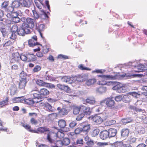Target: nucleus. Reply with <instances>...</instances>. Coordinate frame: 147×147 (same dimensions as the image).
<instances>
[{
	"label": "nucleus",
	"mask_w": 147,
	"mask_h": 147,
	"mask_svg": "<svg viewBox=\"0 0 147 147\" xmlns=\"http://www.w3.org/2000/svg\"><path fill=\"white\" fill-rule=\"evenodd\" d=\"M21 20L23 22L22 24L24 27H26L27 28H32L34 26L35 21L32 18H26L25 17H23L22 18Z\"/></svg>",
	"instance_id": "obj_1"
},
{
	"label": "nucleus",
	"mask_w": 147,
	"mask_h": 147,
	"mask_svg": "<svg viewBox=\"0 0 147 147\" xmlns=\"http://www.w3.org/2000/svg\"><path fill=\"white\" fill-rule=\"evenodd\" d=\"M64 133L60 131H58L56 134L52 132H50L47 134V139L50 143H55V140L51 138L53 136H55L59 138H61L64 137Z\"/></svg>",
	"instance_id": "obj_2"
},
{
	"label": "nucleus",
	"mask_w": 147,
	"mask_h": 147,
	"mask_svg": "<svg viewBox=\"0 0 147 147\" xmlns=\"http://www.w3.org/2000/svg\"><path fill=\"white\" fill-rule=\"evenodd\" d=\"M105 103L107 107L109 109H112L115 107V102L114 100L111 98H107L104 100L101 101L100 104L102 105L103 103Z\"/></svg>",
	"instance_id": "obj_3"
},
{
	"label": "nucleus",
	"mask_w": 147,
	"mask_h": 147,
	"mask_svg": "<svg viewBox=\"0 0 147 147\" xmlns=\"http://www.w3.org/2000/svg\"><path fill=\"white\" fill-rule=\"evenodd\" d=\"M81 112L84 115L87 116L90 115L92 112V109L89 106L82 105H80Z\"/></svg>",
	"instance_id": "obj_4"
},
{
	"label": "nucleus",
	"mask_w": 147,
	"mask_h": 147,
	"mask_svg": "<svg viewBox=\"0 0 147 147\" xmlns=\"http://www.w3.org/2000/svg\"><path fill=\"white\" fill-rule=\"evenodd\" d=\"M82 132L88 134L90 129L91 125L88 122L85 121L80 123Z\"/></svg>",
	"instance_id": "obj_5"
},
{
	"label": "nucleus",
	"mask_w": 147,
	"mask_h": 147,
	"mask_svg": "<svg viewBox=\"0 0 147 147\" xmlns=\"http://www.w3.org/2000/svg\"><path fill=\"white\" fill-rule=\"evenodd\" d=\"M57 87L60 90L64 92L69 93L71 92L70 88L68 85L58 84H57Z\"/></svg>",
	"instance_id": "obj_6"
},
{
	"label": "nucleus",
	"mask_w": 147,
	"mask_h": 147,
	"mask_svg": "<svg viewBox=\"0 0 147 147\" xmlns=\"http://www.w3.org/2000/svg\"><path fill=\"white\" fill-rule=\"evenodd\" d=\"M37 40V38L36 36L34 35L32 36L31 38L28 40V44L29 46L30 47H33L38 45L42 46L41 45L36 42Z\"/></svg>",
	"instance_id": "obj_7"
},
{
	"label": "nucleus",
	"mask_w": 147,
	"mask_h": 147,
	"mask_svg": "<svg viewBox=\"0 0 147 147\" xmlns=\"http://www.w3.org/2000/svg\"><path fill=\"white\" fill-rule=\"evenodd\" d=\"M58 125L60 128L63 129L65 132H67L70 130L69 127H66V122L63 119H61L58 121Z\"/></svg>",
	"instance_id": "obj_8"
},
{
	"label": "nucleus",
	"mask_w": 147,
	"mask_h": 147,
	"mask_svg": "<svg viewBox=\"0 0 147 147\" xmlns=\"http://www.w3.org/2000/svg\"><path fill=\"white\" fill-rule=\"evenodd\" d=\"M28 116L31 117L30 121L32 125H36L38 123L37 120L33 117H36L37 116V114L35 113H28Z\"/></svg>",
	"instance_id": "obj_9"
},
{
	"label": "nucleus",
	"mask_w": 147,
	"mask_h": 147,
	"mask_svg": "<svg viewBox=\"0 0 147 147\" xmlns=\"http://www.w3.org/2000/svg\"><path fill=\"white\" fill-rule=\"evenodd\" d=\"M33 133H41L45 134V132H49V129L46 127H38L37 130H34L32 131Z\"/></svg>",
	"instance_id": "obj_10"
},
{
	"label": "nucleus",
	"mask_w": 147,
	"mask_h": 147,
	"mask_svg": "<svg viewBox=\"0 0 147 147\" xmlns=\"http://www.w3.org/2000/svg\"><path fill=\"white\" fill-rule=\"evenodd\" d=\"M27 29L28 31L30 32V30H28L26 27H24L23 24H22V26L18 28L17 33L20 36H24L26 34V30Z\"/></svg>",
	"instance_id": "obj_11"
},
{
	"label": "nucleus",
	"mask_w": 147,
	"mask_h": 147,
	"mask_svg": "<svg viewBox=\"0 0 147 147\" xmlns=\"http://www.w3.org/2000/svg\"><path fill=\"white\" fill-rule=\"evenodd\" d=\"M39 91L40 95V96L42 99L46 98L47 96L50 93L49 91L47 89L44 88L40 89Z\"/></svg>",
	"instance_id": "obj_12"
},
{
	"label": "nucleus",
	"mask_w": 147,
	"mask_h": 147,
	"mask_svg": "<svg viewBox=\"0 0 147 147\" xmlns=\"http://www.w3.org/2000/svg\"><path fill=\"white\" fill-rule=\"evenodd\" d=\"M57 110L58 111V114L61 116L65 115L67 114L69 112L68 110L65 108H61L60 107L57 108Z\"/></svg>",
	"instance_id": "obj_13"
},
{
	"label": "nucleus",
	"mask_w": 147,
	"mask_h": 147,
	"mask_svg": "<svg viewBox=\"0 0 147 147\" xmlns=\"http://www.w3.org/2000/svg\"><path fill=\"white\" fill-rule=\"evenodd\" d=\"M99 77H100L104 79H111L112 80H116L118 79L119 76L118 75H115L113 76L112 75H99Z\"/></svg>",
	"instance_id": "obj_14"
},
{
	"label": "nucleus",
	"mask_w": 147,
	"mask_h": 147,
	"mask_svg": "<svg viewBox=\"0 0 147 147\" xmlns=\"http://www.w3.org/2000/svg\"><path fill=\"white\" fill-rule=\"evenodd\" d=\"M93 121L96 124H100L103 122V119L98 115H95L92 117Z\"/></svg>",
	"instance_id": "obj_15"
},
{
	"label": "nucleus",
	"mask_w": 147,
	"mask_h": 147,
	"mask_svg": "<svg viewBox=\"0 0 147 147\" xmlns=\"http://www.w3.org/2000/svg\"><path fill=\"white\" fill-rule=\"evenodd\" d=\"M100 138L103 140H105L109 137L108 131L104 130L101 131L100 134Z\"/></svg>",
	"instance_id": "obj_16"
},
{
	"label": "nucleus",
	"mask_w": 147,
	"mask_h": 147,
	"mask_svg": "<svg viewBox=\"0 0 147 147\" xmlns=\"http://www.w3.org/2000/svg\"><path fill=\"white\" fill-rule=\"evenodd\" d=\"M109 83L111 84H115V85L113 87V90H120L122 86V85L121 83L117 82H109Z\"/></svg>",
	"instance_id": "obj_17"
},
{
	"label": "nucleus",
	"mask_w": 147,
	"mask_h": 147,
	"mask_svg": "<svg viewBox=\"0 0 147 147\" xmlns=\"http://www.w3.org/2000/svg\"><path fill=\"white\" fill-rule=\"evenodd\" d=\"M27 83L26 80L20 79L19 83V87L20 89H24Z\"/></svg>",
	"instance_id": "obj_18"
},
{
	"label": "nucleus",
	"mask_w": 147,
	"mask_h": 147,
	"mask_svg": "<svg viewBox=\"0 0 147 147\" xmlns=\"http://www.w3.org/2000/svg\"><path fill=\"white\" fill-rule=\"evenodd\" d=\"M109 138L114 137L116 135L117 131L116 129L111 128H110L108 131Z\"/></svg>",
	"instance_id": "obj_19"
},
{
	"label": "nucleus",
	"mask_w": 147,
	"mask_h": 147,
	"mask_svg": "<svg viewBox=\"0 0 147 147\" xmlns=\"http://www.w3.org/2000/svg\"><path fill=\"white\" fill-rule=\"evenodd\" d=\"M73 113L74 115H77L78 114L80 111V106L73 105L72 106Z\"/></svg>",
	"instance_id": "obj_20"
},
{
	"label": "nucleus",
	"mask_w": 147,
	"mask_h": 147,
	"mask_svg": "<svg viewBox=\"0 0 147 147\" xmlns=\"http://www.w3.org/2000/svg\"><path fill=\"white\" fill-rule=\"evenodd\" d=\"M96 80L95 78H92L87 80L85 83L86 85L88 86L92 85L96 82Z\"/></svg>",
	"instance_id": "obj_21"
},
{
	"label": "nucleus",
	"mask_w": 147,
	"mask_h": 147,
	"mask_svg": "<svg viewBox=\"0 0 147 147\" xmlns=\"http://www.w3.org/2000/svg\"><path fill=\"white\" fill-rule=\"evenodd\" d=\"M20 0L19 1L15 0L12 2L11 7V8L14 9L18 8L20 6Z\"/></svg>",
	"instance_id": "obj_22"
},
{
	"label": "nucleus",
	"mask_w": 147,
	"mask_h": 147,
	"mask_svg": "<svg viewBox=\"0 0 147 147\" xmlns=\"http://www.w3.org/2000/svg\"><path fill=\"white\" fill-rule=\"evenodd\" d=\"M123 100L125 102H129L131 101V98L130 95L128 94L124 95L123 97Z\"/></svg>",
	"instance_id": "obj_23"
},
{
	"label": "nucleus",
	"mask_w": 147,
	"mask_h": 147,
	"mask_svg": "<svg viewBox=\"0 0 147 147\" xmlns=\"http://www.w3.org/2000/svg\"><path fill=\"white\" fill-rule=\"evenodd\" d=\"M136 67L138 70H134V71L135 72H142L144 71V70L145 69L144 68H145V67H144V65H139Z\"/></svg>",
	"instance_id": "obj_24"
},
{
	"label": "nucleus",
	"mask_w": 147,
	"mask_h": 147,
	"mask_svg": "<svg viewBox=\"0 0 147 147\" xmlns=\"http://www.w3.org/2000/svg\"><path fill=\"white\" fill-rule=\"evenodd\" d=\"M20 5L22 6L29 8L31 5H32V4L30 3L29 2H27L25 0H20Z\"/></svg>",
	"instance_id": "obj_25"
},
{
	"label": "nucleus",
	"mask_w": 147,
	"mask_h": 147,
	"mask_svg": "<svg viewBox=\"0 0 147 147\" xmlns=\"http://www.w3.org/2000/svg\"><path fill=\"white\" fill-rule=\"evenodd\" d=\"M86 103L91 104H93L95 103V98L92 97H89L87 98L85 100Z\"/></svg>",
	"instance_id": "obj_26"
},
{
	"label": "nucleus",
	"mask_w": 147,
	"mask_h": 147,
	"mask_svg": "<svg viewBox=\"0 0 147 147\" xmlns=\"http://www.w3.org/2000/svg\"><path fill=\"white\" fill-rule=\"evenodd\" d=\"M129 133V130L127 129H123L121 131V136L123 137H125L128 136Z\"/></svg>",
	"instance_id": "obj_27"
},
{
	"label": "nucleus",
	"mask_w": 147,
	"mask_h": 147,
	"mask_svg": "<svg viewBox=\"0 0 147 147\" xmlns=\"http://www.w3.org/2000/svg\"><path fill=\"white\" fill-rule=\"evenodd\" d=\"M46 83L43 80L39 79L36 81V84L40 86L45 87Z\"/></svg>",
	"instance_id": "obj_28"
},
{
	"label": "nucleus",
	"mask_w": 147,
	"mask_h": 147,
	"mask_svg": "<svg viewBox=\"0 0 147 147\" xmlns=\"http://www.w3.org/2000/svg\"><path fill=\"white\" fill-rule=\"evenodd\" d=\"M117 147H132L130 144L119 142L117 144Z\"/></svg>",
	"instance_id": "obj_29"
},
{
	"label": "nucleus",
	"mask_w": 147,
	"mask_h": 147,
	"mask_svg": "<svg viewBox=\"0 0 147 147\" xmlns=\"http://www.w3.org/2000/svg\"><path fill=\"white\" fill-rule=\"evenodd\" d=\"M44 26L43 24H41L39 25L38 26H37L36 28V29L39 33L40 34L42 38H43V37L42 36L41 32L44 30Z\"/></svg>",
	"instance_id": "obj_30"
},
{
	"label": "nucleus",
	"mask_w": 147,
	"mask_h": 147,
	"mask_svg": "<svg viewBox=\"0 0 147 147\" xmlns=\"http://www.w3.org/2000/svg\"><path fill=\"white\" fill-rule=\"evenodd\" d=\"M22 97H16L13 98L12 100L13 103L22 102L23 100Z\"/></svg>",
	"instance_id": "obj_31"
},
{
	"label": "nucleus",
	"mask_w": 147,
	"mask_h": 147,
	"mask_svg": "<svg viewBox=\"0 0 147 147\" xmlns=\"http://www.w3.org/2000/svg\"><path fill=\"white\" fill-rule=\"evenodd\" d=\"M13 42L10 40H8L3 44V47L4 48H7L11 46L13 44Z\"/></svg>",
	"instance_id": "obj_32"
},
{
	"label": "nucleus",
	"mask_w": 147,
	"mask_h": 147,
	"mask_svg": "<svg viewBox=\"0 0 147 147\" xmlns=\"http://www.w3.org/2000/svg\"><path fill=\"white\" fill-rule=\"evenodd\" d=\"M100 132V129L98 128H96L93 130L91 132V135L92 137L97 136Z\"/></svg>",
	"instance_id": "obj_33"
},
{
	"label": "nucleus",
	"mask_w": 147,
	"mask_h": 147,
	"mask_svg": "<svg viewBox=\"0 0 147 147\" xmlns=\"http://www.w3.org/2000/svg\"><path fill=\"white\" fill-rule=\"evenodd\" d=\"M61 79L63 82L67 83L70 82L71 78L69 76H63L61 77Z\"/></svg>",
	"instance_id": "obj_34"
},
{
	"label": "nucleus",
	"mask_w": 147,
	"mask_h": 147,
	"mask_svg": "<svg viewBox=\"0 0 147 147\" xmlns=\"http://www.w3.org/2000/svg\"><path fill=\"white\" fill-rule=\"evenodd\" d=\"M15 60H16L18 61L20 59V55L18 52H16L13 53L11 56Z\"/></svg>",
	"instance_id": "obj_35"
},
{
	"label": "nucleus",
	"mask_w": 147,
	"mask_h": 147,
	"mask_svg": "<svg viewBox=\"0 0 147 147\" xmlns=\"http://www.w3.org/2000/svg\"><path fill=\"white\" fill-rule=\"evenodd\" d=\"M76 80L79 82H82L84 81V76L81 75H78L75 76Z\"/></svg>",
	"instance_id": "obj_36"
},
{
	"label": "nucleus",
	"mask_w": 147,
	"mask_h": 147,
	"mask_svg": "<svg viewBox=\"0 0 147 147\" xmlns=\"http://www.w3.org/2000/svg\"><path fill=\"white\" fill-rule=\"evenodd\" d=\"M33 96L34 99L37 98L38 100H39V101H37L38 102H40L41 100V99H42V98L40 96V95L39 91H38V93H34L33 94Z\"/></svg>",
	"instance_id": "obj_37"
},
{
	"label": "nucleus",
	"mask_w": 147,
	"mask_h": 147,
	"mask_svg": "<svg viewBox=\"0 0 147 147\" xmlns=\"http://www.w3.org/2000/svg\"><path fill=\"white\" fill-rule=\"evenodd\" d=\"M22 126L26 129H27L30 132L33 133V132H32V131H34V130L30 129V125L28 124H26L25 123H22Z\"/></svg>",
	"instance_id": "obj_38"
},
{
	"label": "nucleus",
	"mask_w": 147,
	"mask_h": 147,
	"mask_svg": "<svg viewBox=\"0 0 147 147\" xmlns=\"http://www.w3.org/2000/svg\"><path fill=\"white\" fill-rule=\"evenodd\" d=\"M116 123V121L115 120H109L106 121L105 124L107 126H110L115 124Z\"/></svg>",
	"instance_id": "obj_39"
},
{
	"label": "nucleus",
	"mask_w": 147,
	"mask_h": 147,
	"mask_svg": "<svg viewBox=\"0 0 147 147\" xmlns=\"http://www.w3.org/2000/svg\"><path fill=\"white\" fill-rule=\"evenodd\" d=\"M70 143V140L68 138H64L62 141V144L64 145H67L69 144Z\"/></svg>",
	"instance_id": "obj_40"
},
{
	"label": "nucleus",
	"mask_w": 147,
	"mask_h": 147,
	"mask_svg": "<svg viewBox=\"0 0 147 147\" xmlns=\"http://www.w3.org/2000/svg\"><path fill=\"white\" fill-rule=\"evenodd\" d=\"M78 67L79 69L82 70L90 71L91 70V69L89 68L84 67L82 64L79 65Z\"/></svg>",
	"instance_id": "obj_41"
},
{
	"label": "nucleus",
	"mask_w": 147,
	"mask_h": 147,
	"mask_svg": "<svg viewBox=\"0 0 147 147\" xmlns=\"http://www.w3.org/2000/svg\"><path fill=\"white\" fill-rule=\"evenodd\" d=\"M10 16L13 18L18 17V14L16 12L14 11V10H12L9 13Z\"/></svg>",
	"instance_id": "obj_42"
},
{
	"label": "nucleus",
	"mask_w": 147,
	"mask_h": 147,
	"mask_svg": "<svg viewBox=\"0 0 147 147\" xmlns=\"http://www.w3.org/2000/svg\"><path fill=\"white\" fill-rule=\"evenodd\" d=\"M9 98L8 96H7L5 100H3L2 101L0 102V105L4 106L8 104Z\"/></svg>",
	"instance_id": "obj_43"
},
{
	"label": "nucleus",
	"mask_w": 147,
	"mask_h": 147,
	"mask_svg": "<svg viewBox=\"0 0 147 147\" xmlns=\"http://www.w3.org/2000/svg\"><path fill=\"white\" fill-rule=\"evenodd\" d=\"M25 103L28 105H32L34 104V102L33 100L30 98H28L25 100Z\"/></svg>",
	"instance_id": "obj_44"
},
{
	"label": "nucleus",
	"mask_w": 147,
	"mask_h": 147,
	"mask_svg": "<svg viewBox=\"0 0 147 147\" xmlns=\"http://www.w3.org/2000/svg\"><path fill=\"white\" fill-rule=\"evenodd\" d=\"M10 90V92L13 94H14L16 93L17 90L16 86L15 85H12L11 86Z\"/></svg>",
	"instance_id": "obj_45"
},
{
	"label": "nucleus",
	"mask_w": 147,
	"mask_h": 147,
	"mask_svg": "<svg viewBox=\"0 0 147 147\" xmlns=\"http://www.w3.org/2000/svg\"><path fill=\"white\" fill-rule=\"evenodd\" d=\"M27 75L26 72L23 71H22L20 74V77L21 78V79H24L26 80V76Z\"/></svg>",
	"instance_id": "obj_46"
},
{
	"label": "nucleus",
	"mask_w": 147,
	"mask_h": 147,
	"mask_svg": "<svg viewBox=\"0 0 147 147\" xmlns=\"http://www.w3.org/2000/svg\"><path fill=\"white\" fill-rule=\"evenodd\" d=\"M86 144L88 146H86L85 147H92V146L94 145V143L93 140H90V141H88Z\"/></svg>",
	"instance_id": "obj_47"
},
{
	"label": "nucleus",
	"mask_w": 147,
	"mask_h": 147,
	"mask_svg": "<svg viewBox=\"0 0 147 147\" xmlns=\"http://www.w3.org/2000/svg\"><path fill=\"white\" fill-rule=\"evenodd\" d=\"M45 107L47 109H48L49 111H53V109L52 107L49 103H46L45 104Z\"/></svg>",
	"instance_id": "obj_48"
},
{
	"label": "nucleus",
	"mask_w": 147,
	"mask_h": 147,
	"mask_svg": "<svg viewBox=\"0 0 147 147\" xmlns=\"http://www.w3.org/2000/svg\"><path fill=\"white\" fill-rule=\"evenodd\" d=\"M85 115H84L81 112V113L78 115L77 116L76 118V120L78 121H81L82 120V119L84 118Z\"/></svg>",
	"instance_id": "obj_49"
},
{
	"label": "nucleus",
	"mask_w": 147,
	"mask_h": 147,
	"mask_svg": "<svg viewBox=\"0 0 147 147\" xmlns=\"http://www.w3.org/2000/svg\"><path fill=\"white\" fill-rule=\"evenodd\" d=\"M9 4V2L6 1H4L2 3L1 7L3 9H6Z\"/></svg>",
	"instance_id": "obj_50"
},
{
	"label": "nucleus",
	"mask_w": 147,
	"mask_h": 147,
	"mask_svg": "<svg viewBox=\"0 0 147 147\" xmlns=\"http://www.w3.org/2000/svg\"><path fill=\"white\" fill-rule=\"evenodd\" d=\"M35 4L37 8L39 9H41L42 8L41 6L42 5V4L39 1H34Z\"/></svg>",
	"instance_id": "obj_51"
},
{
	"label": "nucleus",
	"mask_w": 147,
	"mask_h": 147,
	"mask_svg": "<svg viewBox=\"0 0 147 147\" xmlns=\"http://www.w3.org/2000/svg\"><path fill=\"white\" fill-rule=\"evenodd\" d=\"M32 11L33 14V17L35 19H38L39 17V16L36 11V10H32Z\"/></svg>",
	"instance_id": "obj_52"
},
{
	"label": "nucleus",
	"mask_w": 147,
	"mask_h": 147,
	"mask_svg": "<svg viewBox=\"0 0 147 147\" xmlns=\"http://www.w3.org/2000/svg\"><path fill=\"white\" fill-rule=\"evenodd\" d=\"M18 28L17 25H14L11 27V30L12 32H17Z\"/></svg>",
	"instance_id": "obj_53"
},
{
	"label": "nucleus",
	"mask_w": 147,
	"mask_h": 147,
	"mask_svg": "<svg viewBox=\"0 0 147 147\" xmlns=\"http://www.w3.org/2000/svg\"><path fill=\"white\" fill-rule=\"evenodd\" d=\"M75 144V145L79 144V146L82 145L83 144V139H80L77 140Z\"/></svg>",
	"instance_id": "obj_54"
},
{
	"label": "nucleus",
	"mask_w": 147,
	"mask_h": 147,
	"mask_svg": "<svg viewBox=\"0 0 147 147\" xmlns=\"http://www.w3.org/2000/svg\"><path fill=\"white\" fill-rule=\"evenodd\" d=\"M45 87H49L50 88H55V85L51 83H46Z\"/></svg>",
	"instance_id": "obj_55"
},
{
	"label": "nucleus",
	"mask_w": 147,
	"mask_h": 147,
	"mask_svg": "<svg viewBox=\"0 0 147 147\" xmlns=\"http://www.w3.org/2000/svg\"><path fill=\"white\" fill-rule=\"evenodd\" d=\"M0 30L3 36H5L7 35V31L5 29V28H2L0 29Z\"/></svg>",
	"instance_id": "obj_56"
},
{
	"label": "nucleus",
	"mask_w": 147,
	"mask_h": 147,
	"mask_svg": "<svg viewBox=\"0 0 147 147\" xmlns=\"http://www.w3.org/2000/svg\"><path fill=\"white\" fill-rule=\"evenodd\" d=\"M82 131L81 127H78L75 130V133L77 134H80L81 132Z\"/></svg>",
	"instance_id": "obj_57"
},
{
	"label": "nucleus",
	"mask_w": 147,
	"mask_h": 147,
	"mask_svg": "<svg viewBox=\"0 0 147 147\" xmlns=\"http://www.w3.org/2000/svg\"><path fill=\"white\" fill-rule=\"evenodd\" d=\"M49 51V48L47 47V46L43 47L42 51L44 53H47Z\"/></svg>",
	"instance_id": "obj_58"
},
{
	"label": "nucleus",
	"mask_w": 147,
	"mask_h": 147,
	"mask_svg": "<svg viewBox=\"0 0 147 147\" xmlns=\"http://www.w3.org/2000/svg\"><path fill=\"white\" fill-rule=\"evenodd\" d=\"M41 69V67L39 65H36L33 69V71L34 72H37L40 71Z\"/></svg>",
	"instance_id": "obj_59"
},
{
	"label": "nucleus",
	"mask_w": 147,
	"mask_h": 147,
	"mask_svg": "<svg viewBox=\"0 0 147 147\" xmlns=\"http://www.w3.org/2000/svg\"><path fill=\"white\" fill-rule=\"evenodd\" d=\"M123 97L119 95L115 97V100L116 101L119 102L123 100Z\"/></svg>",
	"instance_id": "obj_60"
},
{
	"label": "nucleus",
	"mask_w": 147,
	"mask_h": 147,
	"mask_svg": "<svg viewBox=\"0 0 147 147\" xmlns=\"http://www.w3.org/2000/svg\"><path fill=\"white\" fill-rule=\"evenodd\" d=\"M20 59L23 61H25L27 60V57L24 55L21 54L20 55Z\"/></svg>",
	"instance_id": "obj_61"
},
{
	"label": "nucleus",
	"mask_w": 147,
	"mask_h": 147,
	"mask_svg": "<svg viewBox=\"0 0 147 147\" xmlns=\"http://www.w3.org/2000/svg\"><path fill=\"white\" fill-rule=\"evenodd\" d=\"M128 94L135 97H137L138 95V94L136 92H129L128 93Z\"/></svg>",
	"instance_id": "obj_62"
},
{
	"label": "nucleus",
	"mask_w": 147,
	"mask_h": 147,
	"mask_svg": "<svg viewBox=\"0 0 147 147\" xmlns=\"http://www.w3.org/2000/svg\"><path fill=\"white\" fill-rule=\"evenodd\" d=\"M55 144L58 147H61L63 145L62 141L60 140H57Z\"/></svg>",
	"instance_id": "obj_63"
},
{
	"label": "nucleus",
	"mask_w": 147,
	"mask_h": 147,
	"mask_svg": "<svg viewBox=\"0 0 147 147\" xmlns=\"http://www.w3.org/2000/svg\"><path fill=\"white\" fill-rule=\"evenodd\" d=\"M12 20L13 22L17 23L20 22V19L19 18L17 17L13 18Z\"/></svg>",
	"instance_id": "obj_64"
}]
</instances>
